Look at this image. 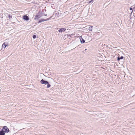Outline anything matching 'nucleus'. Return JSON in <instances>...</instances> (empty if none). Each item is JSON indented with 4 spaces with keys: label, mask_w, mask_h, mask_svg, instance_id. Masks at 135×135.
I'll use <instances>...</instances> for the list:
<instances>
[{
    "label": "nucleus",
    "mask_w": 135,
    "mask_h": 135,
    "mask_svg": "<svg viewBox=\"0 0 135 135\" xmlns=\"http://www.w3.org/2000/svg\"><path fill=\"white\" fill-rule=\"evenodd\" d=\"M42 16V14L40 11L38 12V13L36 14V15L35 16L34 19L38 20Z\"/></svg>",
    "instance_id": "f257e3e1"
},
{
    "label": "nucleus",
    "mask_w": 135,
    "mask_h": 135,
    "mask_svg": "<svg viewBox=\"0 0 135 135\" xmlns=\"http://www.w3.org/2000/svg\"><path fill=\"white\" fill-rule=\"evenodd\" d=\"M2 129L5 133H8L9 131V129L6 126H4Z\"/></svg>",
    "instance_id": "f03ea898"
},
{
    "label": "nucleus",
    "mask_w": 135,
    "mask_h": 135,
    "mask_svg": "<svg viewBox=\"0 0 135 135\" xmlns=\"http://www.w3.org/2000/svg\"><path fill=\"white\" fill-rule=\"evenodd\" d=\"M4 14L7 18H9V19H11L12 18V16L7 13H4Z\"/></svg>",
    "instance_id": "7ed1b4c3"
},
{
    "label": "nucleus",
    "mask_w": 135,
    "mask_h": 135,
    "mask_svg": "<svg viewBox=\"0 0 135 135\" xmlns=\"http://www.w3.org/2000/svg\"><path fill=\"white\" fill-rule=\"evenodd\" d=\"M40 83L42 84H45L46 85L47 83H48V82L47 81L44 80L43 79H42L40 81Z\"/></svg>",
    "instance_id": "20e7f679"
},
{
    "label": "nucleus",
    "mask_w": 135,
    "mask_h": 135,
    "mask_svg": "<svg viewBox=\"0 0 135 135\" xmlns=\"http://www.w3.org/2000/svg\"><path fill=\"white\" fill-rule=\"evenodd\" d=\"M23 18L24 20H26V21H27L28 20L30 19L27 15H24L23 17Z\"/></svg>",
    "instance_id": "39448f33"
},
{
    "label": "nucleus",
    "mask_w": 135,
    "mask_h": 135,
    "mask_svg": "<svg viewBox=\"0 0 135 135\" xmlns=\"http://www.w3.org/2000/svg\"><path fill=\"white\" fill-rule=\"evenodd\" d=\"M50 19L49 18H47L46 19H41L39 20L38 22V23H40L42 22H44L45 21H47L49 20Z\"/></svg>",
    "instance_id": "423d86ee"
},
{
    "label": "nucleus",
    "mask_w": 135,
    "mask_h": 135,
    "mask_svg": "<svg viewBox=\"0 0 135 135\" xmlns=\"http://www.w3.org/2000/svg\"><path fill=\"white\" fill-rule=\"evenodd\" d=\"M66 30V29L64 28H60V29L58 30V32H63L64 31Z\"/></svg>",
    "instance_id": "0eeeda50"
},
{
    "label": "nucleus",
    "mask_w": 135,
    "mask_h": 135,
    "mask_svg": "<svg viewBox=\"0 0 135 135\" xmlns=\"http://www.w3.org/2000/svg\"><path fill=\"white\" fill-rule=\"evenodd\" d=\"M6 42H4L2 45V47H3L4 49L7 46H8L9 45L7 43L5 44Z\"/></svg>",
    "instance_id": "6e6552de"
},
{
    "label": "nucleus",
    "mask_w": 135,
    "mask_h": 135,
    "mask_svg": "<svg viewBox=\"0 0 135 135\" xmlns=\"http://www.w3.org/2000/svg\"><path fill=\"white\" fill-rule=\"evenodd\" d=\"M80 42L82 44L84 43L85 42V40L81 36H80Z\"/></svg>",
    "instance_id": "1a4fd4ad"
},
{
    "label": "nucleus",
    "mask_w": 135,
    "mask_h": 135,
    "mask_svg": "<svg viewBox=\"0 0 135 135\" xmlns=\"http://www.w3.org/2000/svg\"><path fill=\"white\" fill-rule=\"evenodd\" d=\"M123 56H121V57L118 56L117 57V60L118 61H119L120 59H123Z\"/></svg>",
    "instance_id": "9d476101"
},
{
    "label": "nucleus",
    "mask_w": 135,
    "mask_h": 135,
    "mask_svg": "<svg viewBox=\"0 0 135 135\" xmlns=\"http://www.w3.org/2000/svg\"><path fill=\"white\" fill-rule=\"evenodd\" d=\"M93 26H90L89 27L88 29L90 31H92V28H93Z\"/></svg>",
    "instance_id": "9b49d317"
},
{
    "label": "nucleus",
    "mask_w": 135,
    "mask_h": 135,
    "mask_svg": "<svg viewBox=\"0 0 135 135\" xmlns=\"http://www.w3.org/2000/svg\"><path fill=\"white\" fill-rule=\"evenodd\" d=\"M47 88H49L50 87L51 85L50 84H49V82L48 83H47Z\"/></svg>",
    "instance_id": "f8f14e48"
},
{
    "label": "nucleus",
    "mask_w": 135,
    "mask_h": 135,
    "mask_svg": "<svg viewBox=\"0 0 135 135\" xmlns=\"http://www.w3.org/2000/svg\"><path fill=\"white\" fill-rule=\"evenodd\" d=\"M32 37L33 38L35 39L36 38V35H34Z\"/></svg>",
    "instance_id": "ddd939ff"
},
{
    "label": "nucleus",
    "mask_w": 135,
    "mask_h": 135,
    "mask_svg": "<svg viewBox=\"0 0 135 135\" xmlns=\"http://www.w3.org/2000/svg\"><path fill=\"white\" fill-rule=\"evenodd\" d=\"M132 8L131 7V8H130V10H132Z\"/></svg>",
    "instance_id": "4468645a"
},
{
    "label": "nucleus",
    "mask_w": 135,
    "mask_h": 135,
    "mask_svg": "<svg viewBox=\"0 0 135 135\" xmlns=\"http://www.w3.org/2000/svg\"><path fill=\"white\" fill-rule=\"evenodd\" d=\"M44 16H47V14H46V15H44Z\"/></svg>",
    "instance_id": "2eb2a0df"
},
{
    "label": "nucleus",
    "mask_w": 135,
    "mask_h": 135,
    "mask_svg": "<svg viewBox=\"0 0 135 135\" xmlns=\"http://www.w3.org/2000/svg\"><path fill=\"white\" fill-rule=\"evenodd\" d=\"M58 14H57V13H56V15H58Z\"/></svg>",
    "instance_id": "dca6fc26"
},
{
    "label": "nucleus",
    "mask_w": 135,
    "mask_h": 135,
    "mask_svg": "<svg viewBox=\"0 0 135 135\" xmlns=\"http://www.w3.org/2000/svg\"><path fill=\"white\" fill-rule=\"evenodd\" d=\"M86 50H87V49H85V51H86Z\"/></svg>",
    "instance_id": "f3484780"
}]
</instances>
